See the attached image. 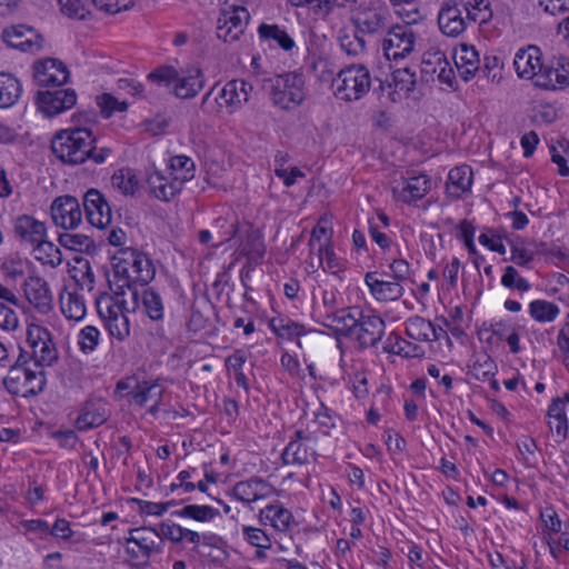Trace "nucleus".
I'll return each mask as SVG.
<instances>
[{
    "instance_id": "1",
    "label": "nucleus",
    "mask_w": 569,
    "mask_h": 569,
    "mask_svg": "<svg viewBox=\"0 0 569 569\" xmlns=\"http://www.w3.org/2000/svg\"><path fill=\"white\" fill-rule=\"evenodd\" d=\"M51 150L60 161L71 166L83 163L88 159L101 164L111 152L107 147L98 148L92 131L81 127L57 132L51 140Z\"/></svg>"
},
{
    "instance_id": "2",
    "label": "nucleus",
    "mask_w": 569,
    "mask_h": 569,
    "mask_svg": "<svg viewBox=\"0 0 569 569\" xmlns=\"http://www.w3.org/2000/svg\"><path fill=\"white\" fill-rule=\"evenodd\" d=\"M97 311L112 338L124 341L130 336V322L127 312H134L140 306V292L114 290V296L107 292L96 299Z\"/></svg>"
},
{
    "instance_id": "3",
    "label": "nucleus",
    "mask_w": 569,
    "mask_h": 569,
    "mask_svg": "<svg viewBox=\"0 0 569 569\" xmlns=\"http://www.w3.org/2000/svg\"><path fill=\"white\" fill-rule=\"evenodd\" d=\"M113 260V278L117 282V290L139 291L137 283L144 287L154 278L156 268L152 260L137 249L124 248Z\"/></svg>"
},
{
    "instance_id": "4",
    "label": "nucleus",
    "mask_w": 569,
    "mask_h": 569,
    "mask_svg": "<svg viewBox=\"0 0 569 569\" xmlns=\"http://www.w3.org/2000/svg\"><path fill=\"white\" fill-rule=\"evenodd\" d=\"M217 86H213L202 97L200 109L209 116H217L222 112L232 114L240 110L244 103L249 101L252 86L242 79H233L228 81L212 98Z\"/></svg>"
},
{
    "instance_id": "5",
    "label": "nucleus",
    "mask_w": 569,
    "mask_h": 569,
    "mask_svg": "<svg viewBox=\"0 0 569 569\" xmlns=\"http://www.w3.org/2000/svg\"><path fill=\"white\" fill-rule=\"evenodd\" d=\"M372 84L369 69L365 64H349L332 80L336 98L351 102L365 97Z\"/></svg>"
},
{
    "instance_id": "6",
    "label": "nucleus",
    "mask_w": 569,
    "mask_h": 569,
    "mask_svg": "<svg viewBox=\"0 0 569 569\" xmlns=\"http://www.w3.org/2000/svg\"><path fill=\"white\" fill-rule=\"evenodd\" d=\"M164 541L158 530L151 527L130 529L124 541V550L134 567H146L152 555L161 553Z\"/></svg>"
},
{
    "instance_id": "7",
    "label": "nucleus",
    "mask_w": 569,
    "mask_h": 569,
    "mask_svg": "<svg viewBox=\"0 0 569 569\" xmlns=\"http://www.w3.org/2000/svg\"><path fill=\"white\" fill-rule=\"evenodd\" d=\"M269 82V98L274 107L292 110L305 101V78L301 73L286 72Z\"/></svg>"
},
{
    "instance_id": "8",
    "label": "nucleus",
    "mask_w": 569,
    "mask_h": 569,
    "mask_svg": "<svg viewBox=\"0 0 569 569\" xmlns=\"http://www.w3.org/2000/svg\"><path fill=\"white\" fill-rule=\"evenodd\" d=\"M47 383L42 369L33 370L19 363V360L10 367L9 375L3 379V385L12 395L32 397L41 393Z\"/></svg>"
},
{
    "instance_id": "9",
    "label": "nucleus",
    "mask_w": 569,
    "mask_h": 569,
    "mask_svg": "<svg viewBox=\"0 0 569 569\" xmlns=\"http://www.w3.org/2000/svg\"><path fill=\"white\" fill-rule=\"evenodd\" d=\"M470 3L458 0H446L438 12L440 31L452 38L459 37L467 29L468 22L478 20V13L469 8Z\"/></svg>"
},
{
    "instance_id": "10",
    "label": "nucleus",
    "mask_w": 569,
    "mask_h": 569,
    "mask_svg": "<svg viewBox=\"0 0 569 569\" xmlns=\"http://www.w3.org/2000/svg\"><path fill=\"white\" fill-rule=\"evenodd\" d=\"M250 14L237 0H226L217 21V36L224 42L238 41L244 33Z\"/></svg>"
},
{
    "instance_id": "11",
    "label": "nucleus",
    "mask_w": 569,
    "mask_h": 569,
    "mask_svg": "<svg viewBox=\"0 0 569 569\" xmlns=\"http://www.w3.org/2000/svg\"><path fill=\"white\" fill-rule=\"evenodd\" d=\"M416 33L407 24L389 26L385 32L382 50L388 60L408 57L415 49Z\"/></svg>"
},
{
    "instance_id": "12",
    "label": "nucleus",
    "mask_w": 569,
    "mask_h": 569,
    "mask_svg": "<svg viewBox=\"0 0 569 569\" xmlns=\"http://www.w3.org/2000/svg\"><path fill=\"white\" fill-rule=\"evenodd\" d=\"M83 207L89 223L98 229H106L112 222V210L106 197L98 189L91 188L83 196Z\"/></svg>"
},
{
    "instance_id": "13",
    "label": "nucleus",
    "mask_w": 569,
    "mask_h": 569,
    "mask_svg": "<svg viewBox=\"0 0 569 569\" xmlns=\"http://www.w3.org/2000/svg\"><path fill=\"white\" fill-rule=\"evenodd\" d=\"M36 102L41 112L48 117H54L76 104L77 93L73 89L39 91Z\"/></svg>"
},
{
    "instance_id": "14",
    "label": "nucleus",
    "mask_w": 569,
    "mask_h": 569,
    "mask_svg": "<svg viewBox=\"0 0 569 569\" xmlns=\"http://www.w3.org/2000/svg\"><path fill=\"white\" fill-rule=\"evenodd\" d=\"M390 14L383 8H363L358 10L352 17L351 22L357 32L363 34H382L386 32L389 23Z\"/></svg>"
},
{
    "instance_id": "15",
    "label": "nucleus",
    "mask_w": 569,
    "mask_h": 569,
    "mask_svg": "<svg viewBox=\"0 0 569 569\" xmlns=\"http://www.w3.org/2000/svg\"><path fill=\"white\" fill-rule=\"evenodd\" d=\"M312 438L297 430L281 453L283 465L303 466L316 459L317 452Z\"/></svg>"
},
{
    "instance_id": "16",
    "label": "nucleus",
    "mask_w": 569,
    "mask_h": 569,
    "mask_svg": "<svg viewBox=\"0 0 569 569\" xmlns=\"http://www.w3.org/2000/svg\"><path fill=\"white\" fill-rule=\"evenodd\" d=\"M51 217L56 226L63 229H73L82 221V211L77 198L63 196L57 198L51 204Z\"/></svg>"
},
{
    "instance_id": "17",
    "label": "nucleus",
    "mask_w": 569,
    "mask_h": 569,
    "mask_svg": "<svg viewBox=\"0 0 569 569\" xmlns=\"http://www.w3.org/2000/svg\"><path fill=\"white\" fill-rule=\"evenodd\" d=\"M385 329L386 322L381 317L373 313H365L360 309V315H358L357 319V330L353 336H356L361 347H375L382 339Z\"/></svg>"
},
{
    "instance_id": "18",
    "label": "nucleus",
    "mask_w": 569,
    "mask_h": 569,
    "mask_svg": "<svg viewBox=\"0 0 569 569\" xmlns=\"http://www.w3.org/2000/svg\"><path fill=\"white\" fill-rule=\"evenodd\" d=\"M33 79L39 87H60L69 79V71L61 61L46 59L33 66Z\"/></svg>"
},
{
    "instance_id": "19",
    "label": "nucleus",
    "mask_w": 569,
    "mask_h": 569,
    "mask_svg": "<svg viewBox=\"0 0 569 569\" xmlns=\"http://www.w3.org/2000/svg\"><path fill=\"white\" fill-rule=\"evenodd\" d=\"M2 37L8 46L21 51L36 52L42 48V37L32 27L26 24L6 28Z\"/></svg>"
},
{
    "instance_id": "20",
    "label": "nucleus",
    "mask_w": 569,
    "mask_h": 569,
    "mask_svg": "<svg viewBox=\"0 0 569 569\" xmlns=\"http://www.w3.org/2000/svg\"><path fill=\"white\" fill-rule=\"evenodd\" d=\"M541 73L537 77V87L547 90L562 89L569 86V58L559 56L550 64H546Z\"/></svg>"
},
{
    "instance_id": "21",
    "label": "nucleus",
    "mask_w": 569,
    "mask_h": 569,
    "mask_svg": "<svg viewBox=\"0 0 569 569\" xmlns=\"http://www.w3.org/2000/svg\"><path fill=\"white\" fill-rule=\"evenodd\" d=\"M513 66L520 78L531 79L536 87L537 77L545 73L546 68V64L541 62L540 49L536 46L519 49L515 56Z\"/></svg>"
},
{
    "instance_id": "22",
    "label": "nucleus",
    "mask_w": 569,
    "mask_h": 569,
    "mask_svg": "<svg viewBox=\"0 0 569 569\" xmlns=\"http://www.w3.org/2000/svg\"><path fill=\"white\" fill-rule=\"evenodd\" d=\"M27 300L42 315L52 310L53 296L48 282L38 276H30L24 281Z\"/></svg>"
},
{
    "instance_id": "23",
    "label": "nucleus",
    "mask_w": 569,
    "mask_h": 569,
    "mask_svg": "<svg viewBox=\"0 0 569 569\" xmlns=\"http://www.w3.org/2000/svg\"><path fill=\"white\" fill-rule=\"evenodd\" d=\"M358 315H360L359 307L342 308L328 312L322 323L333 330L337 337H352L357 330Z\"/></svg>"
},
{
    "instance_id": "24",
    "label": "nucleus",
    "mask_w": 569,
    "mask_h": 569,
    "mask_svg": "<svg viewBox=\"0 0 569 569\" xmlns=\"http://www.w3.org/2000/svg\"><path fill=\"white\" fill-rule=\"evenodd\" d=\"M273 487L261 478L253 477L239 481L232 489L233 497L242 502L250 503L271 496Z\"/></svg>"
},
{
    "instance_id": "25",
    "label": "nucleus",
    "mask_w": 569,
    "mask_h": 569,
    "mask_svg": "<svg viewBox=\"0 0 569 569\" xmlns=\"http://www.w3.org/2000/svg\"><path fill=\"white\" fill-rule=\"evenodd\" d=\"M204 87V77L199 68L179 71L172 93L179 99H192Z\"/></svg>"
},
{
    "instance_id": "26",
    "label": "nucleus",
    "mask_w": 569,
    "mask_h": 569,
    "mask_svg": "<svg viewBox=\"0 0 569 569\" xmlns=\"http://www.w3.org/2000/svg\"><path fill=\"white\" fill-rule=\"evenodd\" d=\"M457 71L466 82L470 81L480 70V58L473 46L461 43L453 53Z\"/></svg>"
},
{
    "instance_id": "27",
    "label": "nucleus",
    "mask_w": 569,
    "mask_h": 569,
    "mask_svg": "<svg viewBox=\"0 0 569 569\" xmlns=\"http://www.w3.org/2000/svg\"><path fill=\"white\" fill-rule=\"evenodd\" d=\"M365 281L378 301H396L403 295V287L398 281L379 280L376 272H367Z\"/></svg>"
},
{
    "instance_id": "28",
    "label": "nucleus",
    "mask_w": 569,
    "mask_h": 569,
    "mask_svg": "<svg viewBox=\"0 0 569 569\" xmlns=\"http://www.w3.org/2000/svg\"><path fill=\"white\" fill-rule=\"evenodd\" d=\"M14 233L21 241L34 244L46 238L47 228L42 221L23 214L14 220Z\"/></svg>"
},
{
    "instance_id": "29",
    "label": "nucleus",
    "mask_w": 569,
    "mask_h": 569,
    "mask_svg": "<svg viewBox=\"0 0 569 569\" xmlns=\"http://www.w3.org/2000/svg\"><path fill=\"white\" fill-rule=\"evenodd\" d=\"M259 520L264 526L270 525L276 530L286 532L293 522V516L281 503H271L260 510Z\"/></svg>"
},
{
    "instance_id": "30",
    "label": "nucleus",
    "mask_w": 569,
    "mask_h": 569,
    "mask_svg": "<svg viewBox=\"0 0 569 569\" xmlns=\"http://www.w3.org/2000/svg\"><path fill=\"white\" fill-rule=\"evenodd\" d=\"M472 176V169L467 164L452 168L448 174V193L451 197L459 198L461 193L468 191L471 188Z\"/></svg>"
},
{
    "instance_id": "31",
    "label": "nucleus",
    "mask_w": 569,
    "mask_h": 569,
    "mask_svg": "<svg viewBox=\"0 0 569 569\" xmlns=\"http://www.w3.org/2000/svg\"><path fill=\"white\" fill-rule=\"evenodd\" d=\"M431 188V181L426 174L413 176L409 178L398 197L403 202L410 203L422 199Z\"/></svg>"
},
{
    "instance_id": "32",
    "label": "nucleus",
    "mask_w": 569,
    "mask_h": 569,
    "mask_svg": "<svg viewBox=\"0 0 569 569\" xmlns=\"http://www.w3.org/2000/svg\"><path fill=\"white\" fill-rule=\"evenodd\" d=\"M407 335L417 341H437L440 337L436 333V326L419 316L411 317L406 322Z\"/></svg>"
},
{
    "instance_id": "33",
    "label": "nucleus",
    "mask_w": 569,
    "mask_h": 569,
    "mask_svg": "<svg viewBox=\"0 0 569 569\" xmlns=\"http://www.w3.org/2000/svg\"><path fill=\"white\" fill-rule=\"evenodd\" d=\"M109 418L104 403L87 406L78 416L76 426L80 431H87L103 425Z\"/></svg>"
},
{
    "instance_id": "34",
    "label": "nucleus",
    "mask_w": 569,
    "mask_h": 569,
    "mask_svg": "<svg viewBox=\"0 0 569 569\" xmlns=\"http://www.w3.org/2000/svg\"><path fill=\"white\" fill-rule=\"evenodd\" d=\"M269 328L280 339L292 340L306 333L302 325L295 322L289 317L279 315L269 321Z\"/></svg>"
},
{
    "instance_id": "35",
    "label": "nucleus",
    "mask_w": 569,
    "mask_h": 569,
    "mask_svg": "<svg viewBox=\"0 0 569 569\" xmlns=\"http://www.w3.org/2000/svg\"><path fill=\"white\" fill-rule=\"evenodd\" d=\"M163 388L158 380L139 382L136 389L130 392L131 402L139 407L146 406L150 400L161 402Z\"/></svg>"
},
{
    "instance_id": "36",
    "label": "nucleus",
    "mask_w": 569,
    "mask_h": 569,
    "mask_svg": "<svg viewBox=\"0 0 569 569\" xmlns=\"http://www.w3.org/2000/svg\"><path fill=\"white\" fill-rule=\"evenodd\" d=\"M21 84L19 80L10 73H0V108H9L13 106L20 94Z\"/></svg>"
},
{
    "instance_id": "37",
    "label": "nucleus",
    "mask_w": 569,
    "mask_h": 569,
    "mask_svg": "<svg viewBox=\"0 0 569 569\" xmlns=\"http://www.w3.org/2000/svg\"><path fill=\"white\" fill-rule=\"evenodd\" d=\"M258 34L262 41H273L284 51H290L295 47L293 39L278 24L261 23Z\"/></svg>"
},
{
    "instance_id": "38",
    "label": "nucleus",
    "mask_w": 569,
    "mask_h": 569,
    "mask_svg": "<svg viewBox=\"0 0 569 569\" xmlns=\"http://www.w3.org/2000/svg\"><path fill=\"white\" fill-rule=\"evenodd\" d=\"M143 312L153 321L163 318L164 308L161 296L153 288H143L140 293Z\"/></svg>"
},
{
    "instance_id": "39",
    "label": "nucleus",
    "mask_w": 569,
    "mask_h": 569,
    "mask_svg": "<svg viewBox=\"0 0 569 569\" xmlns=\"http://www.w3.org/2000/svg\"><path fill=\"white\" fill-rule=\"evenodd\" d=\"M61 311L69 320L79 321L86 316V302L81 295L78 292H68L61 296Z\"/></svg>"
},
{
    "instance_id": "40",
    "label": "nucleus",
    "mask_w": 569,
    "mask_h": 569,
    "mask_svg": "<svg viewBox=\"0 0 569 569\" xmlns=\"http://www.w3.org/2000/svg\"><path fill=\"white\" fill-rule=\"evenodd\" d=\"M170 176L178 179L182 184L194 177V162L191 158L179 154L170 158Z\"/></svg>"
},
{
    "instance_id": "41",
    "label": "nucleus",
    "mask_w": 569,
    "mask_h": 569,
    "mask_svg": "<svg viewBox=\"0 0 569 569\" xmlns=\"http://www.w3.org/2000/svg\"><path fill=\"white\" fill-rule=\"evenodd\" d=\"M529 313L538 322H552L560 313L553 302L537 299L529 303Z\"/></svg>"
},
{
    "instance_id": "42",
    "label": "nucleus",
    "mask_w": 569,
    "mask_h": 569,
    "mask_svg": "<svg viewBox=\"0 0 569 569\" xmlns=\"http://www.w3.org/2000/svg\"><path fill=\"white\" fill-rule=\"evenodd\" d=\"M33 246H36L34 252L37 260L41 261L43 264H49L51 267H58L61 264V251L52 242L47 241L46 238H43V240L36 242Z\"/></svg>"
},
{
    "instance_id": "43",
    "label": "nucleus",
    "mask_w": 569,
    "mask_h": 569,
    "mask_svg": "<svg viewBox=\"0 0 569 569\" xmlns=\"http://www.w3.org/2000/svg\"><path fill=\"white\" fill-rule=\"evenodd\" d=\"M447 60L446 54L438 49L426 51L421 60V74L426 81L433 80L435 74L439 71L443 61Z\"/></svg>"
},
{
    "instance_id": "44",
    "label": "nucleus",
    "mask_w": 569,
    "mask_h": 569,
    "mask_svg": "<svg viewBox=\"0 0 569 569\" xmlns=\"http://www.w3.org/2000/svg\"><path fill=\"white\" fill-rule=\"evenodd\" d=\"M383 350L388 353H395L403 357H417L421 347L413 345L399 336L390 335L383 346Z\"/></svg>"
},
{
    "instance_id": "45",
    "label": "nucleus",
    "mask_w": 569,
    "mask_h": 569,
    "mask_svg": "<svg viewBox=\"0 0 569 569\" xmlns=\"http://www.w3.org/2000/svg\"><path fill=\"white\" fill-rule=\"evenodd\" d=\"M111 186L123 194H133L138 187V179L130 168H121L112 174Z\"/></svg>"
},
{
    "instance_id": "46",
    "label": "nucleus",
    "mask_w": 569,
    "mask_h": 569,
    "mask_svg": "<svg viewBox=\"0 0 569 569\" xmlns=\"http://www.w3.org/2000/svg\"><path fill=\"white\" fill-rule=\"evenodd\" d=\"M469 368L470 375L480 381L493 378L497 372L496 362L487 353L479 355Z\"/></svg>"
},
{
    "instance_id": "47",
    "label": "nucleus",
    "mask_w": 569,
    "mask_h": 569,
    "mask_svg": "<svg viewBox=\"0 0 569 569\" xmlns=\"http://www.w3.org/2000/svg\"><path fill=\"white\" fill-rule=\"evenodd\" d=\"M174 515L200 522H207L218 516L219 511L210 506L188 505L176 511Z\"/></svg>"
},
{
    "instance_id": "48",
    "label": "nucleus",
    "mask_w": 569,
    "mask_h": 569,
    "mask_svg": "<svg viewBox=\"0 0 569 569\" xmlns=\"http://www.w3.org/2000/svg\"><path fill=\"white\" fill-rule=\"evenodd\" d=\"M31 358L34 359L36 367L52 366L58 360V351L52 338L33 348Z\"/></svg>"
},
{
    "instance_id": "49",
    "label": "nucleus",
    "mask_w": 569,
    "mask_h": 569,
    "mask_svg": "<svg viewBox=\"0 0 569 569\" xmlns=\"http://www.w3.org/2000/svg\"><path fill=\"white\" fill-rule=\"evenodd\" d=\"M501 284L505 288L517 289L520 292H527L531 289V284L528 280L520 277L518 270L512 266L505 268V272L501 277Z\"/></svg>"
},
{
    "instance_id": "50",
    "label": "nucleus",
    "mask_w": 569,
    "mask_h": 569,
    "mask_svg": "<svg viewBox=\"0 0 569 569\" xmlns=\"http://www.w3.org/2000/svg\"><path fill=\"white\" fill-rule=\"evenodd\" d=\"M100 331L94 326H86L78 335V345L83 353H91L98 346Z\"/></svg>"
},
{
    "instance_id": "51",
    "label": "nucleus",
    "mask_w": 569,
    "mask_h": 569,
    "mask_svg": "<svg viewBox=\"0 0 569 569\" xmlns=\"http://www.w3.org/2000/svg\"><path fill=\"white\" fill-rule=\"evenodd\" d=\"M341 49L351 57H357L365 52L366 40L357 33H343L339 36Z\"/></svg>"
},
{
    "instance_id": "52",
    "label": "nucleus",
    "mask_w": 569,
    "mask_h": 569,
    "mask_svg": "<svg viewBox=\"0 0 569 569\" xmlns=\"http://www.w3.org/2000/svg\"><path fill=\"white\" fill-rule=\"evenodd\" d=\"M59 242L62 247L73 251H82L92 244V240L80 233H62L59 236Z\"/></svg>"
},
{
    "instance_id": "53",
    "label": "nucleus",
    "mask_w": 569,
    "mask_h": 569,
    "mask_svg": "<svg viewBox=\"0 0 569 569\" xmlns=\"http://www.w3.org/2000/svg\"><path fill=\"white\" fill-rule=\"evenodd\" d=\"M182 186L183 184L178 179L169 174L160 188L151 194L161 201H169L181 191Z\"/></svg>"
},
{
    "instance_id": "54",
    "label": "nucleus",
    "mask_w": 569,
    "mask_h": 569,
    "mask_svg": "<svg viewBox=\"0 0 569 569\" xmlns=\"http://www.w3.org/2000/svg\"><path fill=\"white\" fill-rule=\"evenodd\" d=\"M238 221L236 219H229L228 217H219L213 222V229L220 237V243L223 241L231 240L238 231Z\"/></svg>"
},
{
    "instance_id": "55",
    "label": "nucleus",
    "mask_w": 569,
    "mask_h": 569,
    "mask_svg": "<svg viewBox=\"0 0 569 569\" xmlns=\"http://www.w3.org/2000/svg\"><path fill=\"white\" fill-rule=\"evenodd\" d=\"M478 72L491 82H499L502 78L500 59L496 56H486Z\"/></svg>"
},
{
    "instance_id": "56",
    "label": "nucleus",
    "mask_w": 569,
    "mask_h": 569,
    "mask_svg": "<svg viewBox=\"0 0 569 569\" xmlns=\"http://www.w3.org/2000/svg\"><path fill=\"white\" fill-rule=\"evenodd\" d=\"M392 81L397 89L410 93L416 87V74L408 68L398 69L392 72Z\"/></svg>"
},
{
    "instance_id": "57",
    "label": "nucleus",
    "mask_w": 569,
    "mask_h": 569,
    "mask_svg": "<svg viewBox=\"0 0 569 569\" xmlns=\"http://www.w3.org/2000/svg\"><path fill=\"white\" fill-rule=\"evenodd\" d=\"M317 262L322 266L323 270H331L336 272L338 268V258L336 257L332 248L328 243H320L317 248Z\"/></svg>"
},
{
    "instance_id": "58",
    "label": "nucleus",
    "mask_w": 569,
    "mask_h": 569,
    "mask_svg": "<svg viewBox=\"0 0 569 569\" xmlns=\"http://www.w3.org/2000/svg\"><path fill=\"white\" fill-rule=\"evenodd\" d=\"M98 106L101 109V112L106 117H110L113 112H122L128 108V103L126 101H119L116 97L110 93H103L98 97Z\"/></svg>"
},
{
    "instance_id": "59",
    "label": "nucleus",
    "mask_w": 569,
    "mask_h": 569,
    "mask_svg": "<svg viewBox=\"0 0 569 569\" xmlns=\"http://www.w3.org/2000/svg\"><path fill=\"white\" fill-rule=\"evenodd\" d=\"M179 78V71L171 66H161L148 74V79L158 84L170 86Z\"/></svg>"
},
{
    "instance_id": "60",
    "label": "nucleus",
    "mask_w": 569,
    "mask_h": 569,
    "mask_svg": "<svg viewBox=\"0 0 569 569\" xmlns=\"http://www.w3.org/2000/svg\"><path fill=\"white\" fill-rule=\"evenodd\" d=\"M357 1L358 0H309V7L319 14L328 16L336 7L343 8Z\"/></svg>"
},
{
    "instance_id": "61",
    "label": "nucleus",
    "mask_w": 569,
    "mask_h": 569,
    "mask_svg": "<svg viewBox=\"0 0 569 569\" xmlns=\"http://www.w3.org/2000/svg\"><path fill=\"white\" fill-rule=\"evenodd\" d=\"M61 12L70 19L83 20L88 14L81 0H59Z\"/></svg>"
},
{
    "instance_id": "62",
    "label": "nucleus",
    "mask_w": 569,
    "mask_h": 569,
    "mask_svg": "<svg viewBox=\"0 0 569 569\" xmlns=\"http://www.w3.org/2000/svg\"><path fill=\"white\" fill-rule=\"evenodd\" d=\"M243 536L250 545L257 548L269 549L271 547L269 537L260 528L243 527Z\"/></svg>"
},
{
    "instance_id": "63",
    "label": "nucleus",
    "mask_w": 569,
    "mask_h": 569,
    "mask_svg": "<svg viewBox=\"0 0 569 569\" xmlns=\"http://www.w3.org/2000/svg\"><path fill=\"white\" fill-rule=\"evenodd\" d=\"M94 7L110 14L128 10L134 4V0H92Z\"/></svg>"
},
{
    "instance_id": "64",
    "label": "nucleus",
    "mask_w": 569,
    "mask_h": 569,
    "mask_svg": "<svg viewBox=\"0 0 569 569\" xmlns=\"http://www.w3.org/2000/svg\"><path fill=\"white\" fill-rule=\"evenodd\" d=\"M51 338L50 331L39 325H30L27 330V341L31 349L37 348L39 345H43L44 341H49Z\"/></svg>"
}]
</instances>
